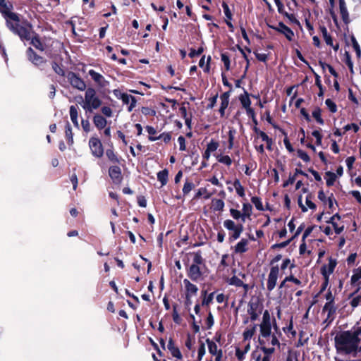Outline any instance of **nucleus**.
Segmentation results:
<instances>
[{"label":"nucleus","mask_w":361,"mask_h":361,"mask_svg":"<svg viewBox=\"0 0 361 361\" xmlns=\"http://www.w3.org/2000/svg\"><path fill=\"white\" fill-rule=\"evenodd\" d=\"M92 121H93L94 125L99 130L105 128V127L107 124L106 119L100 114L94 115L93 116Z\"/></svg>","instance_id":"obj_20"},{"label":"nucleus","mask_w":361,"mask_h":361,"mask_svg":"<svg viewBox=\"0 0 361 361\" xmlns=\"http://www.w3.org/2000/svg\"><path fill=\"white\" fill-rule=\"evenodd\" d=\"M13 5L6 0H0V11L4 15L6 23H10L12 20L16 23L18 21V15L12 12Z\"/></svg>","instance_id":"obj_5"},{"label":"nucleus","mask_w":361,"mask_h":361,"mask_svg":"<svg viewBox=\"0 0 361 361\" xmlns=\"http://www.w3.org/2000/svg\"><path fill=\"white\" fill-rule=\"evenodd\" d=\"M252 359L255 361H262V356L259 351L255 350L252 353Z\"/></svg>","instance_id":"obj_64"},{"label":"nucleus","mask_w":361,"mask_h":361,"mask_svg":"<svg viewBox=\"0 0 361 361\" xmlns=\"http://www.w3.org/2000/svg\"><path fill=\"white\" fill-rule=\"evenodd\" d=\"M188 275L191 280L195 281H198L202 275L199 266L192 264L189 268Z\"/></svg>","instance_id":"obj_18"},{"label":"nucleus","mask_w":361,"mask_h":361,"mask_svg":"<svg viewBox=\"0 0 361 361\" xmlns=\"http://www.w3.org/2000/svg\"><path fill=\"white\" fill-rule=\"evenodd\" d=\"M27 56L30 61L35 65L39 66L44 62L42 58L36 55L31 48H29L27 50Z\"/></svg>","instance_id":"obj_29"},{"label":"nucleus","mask_w":361,"mask_h":361,"mask_svg":"<svg viewBox=\"0 0 361 361\" xmlns=\"http://www.w3.org/2000/svg\"><path fill=\"white\" fill-rule=\"evenodd\" d=\"M89 147L93 156L100 158L104 154V149L101 141L97 137H91L89 140Z\"/></svg>","instance_id":"obj_8"},{"label":"nucleus","mask_w":361,"mask_h":361,"mask_svg":"<svg viewBox=\"0 0 361 361\" xmlns=\"http://www.w3.org/2000/svg\"><path fill=\"white\" fill-rule=\"evenodd\" d=\"M204 298L202 300V305L208 306L212 302V300L214 299V293H212L209 295L207 296L206 295L207 292L204 291Z\"/></svg>","instance_id":"obj_49"},{"label":"nucleus","mask_w":361,"mask_h":361,"mask_svg":"<svg viewBox=\"0 0 361 361\" xmlns=\"http://www.w3.org/2000/svg\"><path fill=\"white\" fill-rule=\"evenodd\" d=\"M194 188L195 185L193 183L186 180L183 188V193L185 195H188Z\"/></svg>","instance_id":"obj_47"},{"label":"nucleus","mask_w":361,"mask_h":361,"mask_svg":"<svg viewBox=\"0 0 361 361\" xmlns=\"http://www.w3.org/2000/svg\"><path fill=\"white\" fill-rule=\"evenodd\" d=\"M68 79L71 85L80 91H83L86 88L85 82L75 73H71L68 75Z\"/></svg>","instance_id":"obj_12"},{"label":"nucleus","mask_w":361,"mask_h":361,"mask_svg":"<svg viewBox=\"0 0 361 361\" xmlns=\"http://www.w3.org/2000/svg\"><path fill=\"white\" fill-rule=\"evenodd\" d=\"M305 203H306L307 206H305L302 204V197L300 196V197H298V204H299L300 207L301 208V209H302V211L303 212H307L308 208L310 209H316V205L312 201V196L310 195L307 196Z\"/></svg>","instance_id":"obj_19"},{"label":"nucleus","mask_w":361,"mask_h":361,"mask_svg":"<svg viewBox=\"0 0 361 361\" xmlns=\"http://www.w3.org/2000/svg\"><path fill=\"white\" fill-rule=\"evenodd\" d=\"M312 116L316 119V121L319 123V124H324V120L322 119V114H321V110L320 109H315L313 111H312Z\"/></svg>","instance_id":"obj_48"},{"label":"nucleus","mask_w":361,"mask_h":361,"mask_svg":"<svg viewBox=\"0 0 361 361\" xmlns=\"http://www.w3.org/2000/svg\"><path fill=\"white\" fill-rule=\"evenodd\" d=\"M224 226L228 231H233L236 228L238 227V224H235V223L231 219H226L224 221Z\"/></svg>","instance_id":"obj_40"},{"label":"nucleus","mask_w":361,"mask_h":361,"mask_svg":"<svg viewBox=\"0 0 361 361\" xmlns=\"http://www.w3.org/2000/svg\"><path fill=\"white\" fill-rule=\"evenodd\" d=\"M261 350L264 352V355L262 357V361H271V354L274 352V346L271 345H261Z\"/></svg>","instance_id":"obj_22"},{"label":"nucleus","mask_w":361,"mask_h":361,"mask_svg":"<svg viewBox=\"0 0 361 361\" xmlns=\"http://www.w3.org/2000/svg\"><path fill=\"white\" fill-rule=\"evenodd\" d=\"M219 147V143L213 140H212L207 145V149L208 152L211 153L215 152Z\"/></svg>","instance_id":"obj_50"},{"label":"nucleus","mask_w":361,"mask_h":361,"mask_svg":"<svg viewBox=\"0 0 361 361\" xmlns=\"http://www.w3.org/2000/svg\"><path fill=\"white\" fill-rule=\"evenodd\" d=\"M102 100L97 95L95 90L89 87L86 90L85 97L80 103L82 108L86 111L92 113L98 109L102 105Z\"/></svg>","instance_id":"obj_2"},{"label":"nucleus","mask_w":361,"mask_h":361,"mask_svg":"<svg viewBox=\"0 0 361 361\" xmlns=\"http://www.w3.org/2000/svg\"><path fill=\"white\" fill-rule=\"evenodd\" d=\"M279 275V267L274 266L271 268L267 279V289L271 291L276 286L277 279Z\"/></svg>","instance_id":"obj_9"},{"label":"nucleus","mask_w":361,"mask_h":361,"mask_svg":"<svg viewBox=\"0 0 361 361\" xmlns=\"http://www.w3.org/2000/svg\"><path fill=\"white\" fill-rule=\"evenodd\" d=\"M224 207V202L220 199H213L212 200V208L214 211H222Z\"/></svg>","instance_id":"obj_35"},{"label":"nucleus","mask_w":361,"mask_h":361,"mask_svg":"<svg viewBox=\"0 0 361 361\" xmlns=\"http://www.w3.org/2000/svg\"><path fill=\"white\" fill-rule=\"evenodd\" d=\"M271 329V318L268 310L263 312L262 319L259 324V330Z\"/></svg>","instance_id":"obj_17"},{"label":"nucleus","mask_w":361,"mask_h":361,"mask_svg":"<svg viewBox=\"0 0 361 361\" xmlns=\"http://www.w3.org/2000/svg\"><path fill=\"white\" fill-rule=\"evenodd\" d=\"M102 113L106 117H111L113 114V111L111 109L109 106H103L101 109Z\"/></svg>","instance_id":"obj_60"},{"label":"nucleus","mask_w":361,"mask_h":361,"mask_svg":"<svg viewBox=\"0 0 361 361\" xmlns=\"http://www.w3.org/2000/svg\"><path fill=\"white\" fill-rule=\"evenodd\" d=\"M70 117L74 126L79 128L80 126L78 122V112L77 108L75 106H71L70 107Z\"/></svg>","instance_id":"obj_31"},{"label":"nucleus","mask_w":361,"mask_h":361,"mask_svg":"<svg viewBox=\"0 0 361 361\" xmlns=\"http://www.w3.org/2000/svg\"><path fill=\"white\" fill-rule=\"evenodd\" d=\"M288 266H290V268L292 269L295 267V264L293 263H291L290 260L289 259H285L281 265V269L284 270L286 269Z\"/></svg>","instance_id":"obj_57"},{"label":"nucleus","mask_w":361,"mask_h":361,"mask_svg":"<svg viewBox=\"0 0 361 361\" xmlns=\"http://www.w3.org/2000/svg\"><path fill=\"white\" fill-rule=\"evenodd\" d=\"M233 186L236 191V193L241 197H245V189L243 186L241 185L240 180L238 179H236L233 182Z\"/></svg>","instance_id":"obj_37"},{"label":"nucleus","mask_w":361,"mask_h":361,"mask_svg":"<svg viewBox=\"0 0 361 361\" xmlns=\"http://www.w3.org/2000/svg\"><path fill=\"white\" fill-rule=\"evenodd\" d=\"M168 174L169 172L166 169L161 171L157 173V179L159 182H161L162 186L167 183Z\"/></svg>","instance_id":"obj_38"},{"label":"nucleus","mask_w":361,"mask_h":361,"mask_svg":"<svg viewBox=\"0 0 361 361\" xmlns=\"http://www.w3.org/2000/svg\"><path fill=\"white\" fill-rule=\"evenodd\" d=\"M206 353V348L204 343H201L197 350V360L201 361Z\"/></svg>","instance_id":"obj_53"},{"label":"nucleus","mask_w":361,"mask_h":361,"mask_svg":"<svg viewBox=\"0 0 361 361\" xmlns=\"http://www.w3.org/2000/svg\"><path fill=\"white\" fill-rule=\"evenodd\" d=\"M230 214L231 216L235 219L238 220L241 219V221L243 222V215L242 214V212L238 209L231 208L230 209Z\"/></svg>","instance_id":"obj_46"},{"label":"nucleus","mask_w":361,"mask_h":361,"mask_svg":"<svg viewBox=\"0 0 361 361\" xmlns=\"http://www.w3.org/2000/svg\"><path fill=\"white\" fill-rule=\"evenodd\" d=\"M242 214L243 215V222L245 221L246 219H250L252 214V207L250 204L245 202L243 204Z\"/></svg>","instance_id":"obj_26"},{"label":"nucleus","mask_w":361,"mask_h":361,"mask_svg":"<svg viewBox=\"0 0 361 361\" xmlns=\"http://www.w3.org/2000/svg\"><path fill=\"white\" fill-rule=\"evenodd\" d=\"M335 310H336L334 305V302H326L323 308V311L324 312H327L329 317L334 314L335 312Z\"/></svg>","instance_id":"obj_43"},{"label":"nucleus","mask_w":361,"mask_h":361,"mask_svg":"<svg viewBox=\"0 0 361 361\" xmlns=\"http://www.w3.org/2000/svg\"><path fill=\"white\" fill-rule=\"evenodd\" d=\"M65 133H66V137L68 140V143L69 145H72L73 143V137L71 127L69 123H67L66 126Z\"/></svg>","instance_id":"obj_42"},{"label":"nucleus","mask_w":361,"mask_h":361,"mask_svg":"<svg viewBox=\"0 0 361 361\" xmlns=\"http://www.w3.org/2000/svg\"><path fill=\"white\" fill-rule=\"evenodd\" d=\"M250 342L245 343V345L244 346L243 349L237 348L235 350V355L236 357L242 360L244 359L245 354L250 350Z\"/></svg>","instance_id":"obj_32"},{"label":"nucleus","mask_w":361,"mask_h":361,"mask_svg":"<svg viewBox=\"0 0 361 361\" xmlns=\"http://www.w3.org/2000/svg\"><path fill=\"white\" fill-rule=\"evenodd\" d=\"M339 9L342 19L344 22L347 23L349 19V14L345 0H339Z\"/></svg>","instance_id":"obj_28"},{"label":"nucleus","mask_w":361,"mask_h":361,"mask_svg":"<svg viewBox=\"0 0 361 361\" xmlns=\"http://www.w3.org/2000/svg\"><path fill=\"white\" fill-rule=\"evenodd\" d=\"M336 347L339 352L350 353L357 348L360 343L358 331L350 333L345 331L337 336L335 339Z\"/></svg>","instance_id":"obj_1"},{"label":"nucleus","mask_w":361,"mask_h":361,"mask_svg":"<svg viewBox=\"0 0 361 361\" xmlns=\"http://www.w3.org/2000/svg\"><path fill=\"white\" fill-rule=\"evenodd\" d=\"M256 331V325H253L252 326L247 327L243 332V336L244 342H250V339L254 336Z\"/></svg>","instance_id":"obj_30"},{"label":"nucleus","mask_w":361,"mask_h":361,"mask_svg":"<svg viewBox=\"0 0 361 361\" xmlns=\"http://www.w3.org/2000/svg\"><path fill=\"white\" fill-rule=\"evenodd\" d=\"M271 27L284 35L289 41H291L294 37L293 32L283 23H279L276 27Z\"/></svg>","instance_id":"obj_15"},{"label":"nucleus","mask_w":361,"mask_h":361,"mask_svg":"<svg viewBox=\"0 0 361 361\" xmlns=\"http://www.w3.org/2000/svg\"><path fill=\"white\" fill-rule=\"evenodd\" d=\"M109 174L114 182H120L121 180V169L114 166L109 168Z\"/></svg>","instance_id":"obj_21"},{"label":"nucleus","mask_w":361,"mask_h":361,"mask_svg":"<svg viewBox=\"0 0 361 361\" xmlns=\"http://www.w3.org/2000/svg\"><path fill=\"white\" fill-rule=\"evenodd\" d=\"M326 222L332 225L335 233L338 235L344 230V224L341 221V216L338 214L333 215Z\"/></svg>","instance_id":"obj_10"},{"label":"nucleus","mask_w":361,"mask_h":361,"mask_svg":"<svg viewBox=\"0 0 361 361\" xmlns=\"http://www.w3.org/2000/svg\"><path fill=\"white\" fill-rule=\"evenodd\" d=\"M221 56L226 69L228 71L230 69V59L228 56L226 54H222Z\"/></svg>","instance_id":"obj_58"},{"label":"nucleus","mask_w":361,"mask_h":361,"mask_svg":"<svg viewBox=\"0 0 361 361\" xmlns=\"http://www.w3.org/2000/svg\"><path fill=\"white\" fill-rule=\"evenodd\" d=\"M243 231V224H238V227L232 231V233L230 235V239L231 240H235L239 238L241 233Z\"/></svg>","instance_id":"obj_39"},{"label":"nucleus","mask_w":361,"mask_h":361,"mask_svg":"<svg viewBox=\"0 0 361 361\" xmlns=\"http://www.w3.org/2000/svg\"><path fill=\"white\" fill-rule=\"evenodd\" d=\"M259 343L260 345L276 346L279 345V342L275 334L271 333V329L259 330Z\"/></svg>","instance_id":"obj_4"},{"label":"nucleus","mask_w":361,"mask_h":361,"mask_svg":"<svg viewBox=\"0 0 361 361\" xmlns=\"http://www.w3.org/2000/svg\"><path fill=\"white\" fill-rule=\"evenodd\" d=\"M202 195H204L205 199H209L211 197V194L208 192L205 188H201L197 191L195 198H199Z\"/></svg>","instance_id":"obj_45"},{"label":"nucleus","mask_w":361,"mask_h":361,"mask_svg":"<svg viewBox=\"0 0 361 361\" xmlns=\"http://www.w3.org/2000/svg\"><path fill=\"white\" fill-rule=\"evenodd\" d=\"M248 240L242 238L235 246L234 250L235 253H244L247 250Z\"/></svg>","instance_id":"obj_25"},{"label":"nucleus","mask_w":361,"mask_h":361,"mask_svg":"<svg viewBox=\"0 0 361 361\" xmlns=\"http://www.w3.org/2000/svg\"><path fill=\"white\" fill-rule=\"evenodd\" d=\"M320 30H321L323 38L325 40L326 43L328 45L333 47V48L335 51H337L338 49V44L334 46L332 38L330 36V35L328 33L327 29L323 26V27H320Z\"/></svg>","instance_id":"obj_24"},{"label":"nucleus","mask_w":361,"mask_h":361,"mask_svg":"<svg viewBox=\"0 0 361 361\" xmlns=\"http://www.w3.org/2000/svg\"><path fill=\"white\" fill-rule=\"evenodd\" d=\"M222 7L224 8V14H225L226 17L227 18V19L231 20L232 14H231V12L230 11L228 6L226 3H223Z\"/></svg>","instance_id":"obj_56"},{"label":"nucleus","mask_w":361,"mask_h":361,"mask_svg":"<svg viewBox=\"0 0 361 361\" xmlns=\"http://www.w3.org/2000/svg\"><path fill=\"white\" fill-rule=\"evenodd\" d=\"M106 155L111 161L114 163H118V159L112 149H107L106 152Z\"/></svg>","instance_id":"obj_51"},{"label":"nucleus","mask_w":361,"mask_h":361,"mask_svg":"<svg viewBox=\"0 0 361 361\" xmlns=\"http://www.w3.org/2000/svg\"><path fill=\"white\" fill-rule=\"evenodd\" d=\"M169 351H170L171 354L176 359H178V360L182 359L183 356H182V354L178 348H177V347L172 348V349Z\"/></svg>","instance_id":"obj_54"},{"label":"nucleus","mask_w":361,"mask_h":361,"mask_svg":"<svg viewBox=\"0 0 361 361\" xmlns=\"http://www.w3.org/2000/svg\"><path fill=\"white\" fill-rule=\"evenodd\" d=\"M221 99V106L219 109V112L221 116L224 115L225 109L228 107L229 103V95L228 93H224L220 97Z\"/></svg>","instance_id":"obj_27"},{"label":"nucleus","mask_w":361,"mask_h":361,"mask_svg":"<svg viewBox=\"0 0 361 361\" xmlns=\"http://www.w3.org/2000/svg\"><path fill=\"white\" fill-rule=\"evenodd\" d=\"M206 343L207 344L209 353L212 355L214 356L222 353V350L221 349H219L216 343L213 341H211L210 339L207 338L206 340Z\"/></svg>","instance_id":"obj_23"},{"label":"nucleus","mask_w":361,"mask_h":361,"mask_svg":"<svg viewBox=\"0 0 361 361\" xmlns=\"http://www.w3.org/2000/svg\"><path fill=\"white\" fill-rule=\"evenodd\" d=\"M30 39H31V43L32 44V45L35 46L37 49H39L40 50L43 49V46L41 44V42H39L38 38L32 37Z\"/></svg>","instance_id":"obj_62"},{"label":"nucleus","mask_w":361,"mask_h":361,"mask_svg":"<svg viewBox=\"0 0 361 361\" xmlns=\"http://www.w3.org/2000/svg\"><path fill=\"white\" fill-rule=\"evenodd\" d=\"M183 285L185 293V305L189 307L192 305V298L195 296L198 291V288L196 285L192 283L188 279L183 280Z\"/></svg>","instance_id":"obj_6"},{"label":"nucleus","mask_w":361,"mask_h":361,"mask_svg":"<svg viewBox=\"0 0 361 361\" xmlns=\"http://www.w3.org/2000/svg\"><path fill=\"white\" fill-rule=\"evenodd\" d=\"M210 61L211 56H208L207 61L205 62V56H203L199 62V66L200 68H203L204 71L208 73L210 70Z\"/></svg>","instance_id":"obj_36"},{"label":"nucleus","mask_w":361,"mask_h":361,"mask_svg":"<svg viewBox=\"0 0 361 361\" xmlns=\"http://www.w3.org/2000/svg\"><path fill=\"white\" fill-rule=\"evenodd\" d=\"M178 145H179V149L180 151H185L186 149L185 138L183 136L178 137Z\"/></svg>","instance_id":"obj_61"},{"label":"nucleus","mask_w":361,"mask_h":361,"mask_svg":"<svg viewBox=\"0 0 361 361\" xmlns=\"http://www.w3.org/2000/svg\"><path fill=\"white\" fill-rule=\"evenodd\" d=\"M337 264L336 260L330 257L326 264H324L321 268V272L326 281H328L330 275L334 272V269Z\"/></svg>","instance_id":"obj_11"},{"label":"nucleus","mask_w":361,"mask_h":361,"mask_svg":"<svg viewBox=\"0 0 361 361\" xmlns=\"http://www.w3.org/2000/svg\"><path fill=\"white\" fill-rule=\"evenodd\" d=\"M336 178L337 176L336 173L331 171L326 172L324 179L326 180V183L328 186L333 185Z\"/></svg>","instance_id":"obj_34"},{"label":"nucleus","mask_w":361,"mask_h":361,"mask_svg":"<svg viewBox=\"0 0 361 361\" xmlns=\"http://www.w3.org/2000/svg\"><path fill=\"white\" fill-rule=\"evenodd\" d=\"M263 305L258 300L250 301L248 305L247 313L252 321H255L262 313Z\"/></svg>","instance_id":"obj_7"},{"label":"nucleus","mask_w":361,"mask_h":361,"mask_svg":"<svg viewBox=\"0 0 361 361\" xmlns=\"http://www.w3.org/2000/svg\"><path fill=\"white\" fill-rule=\"evenodd\" d=\"M325 104L331 112L335 113L337 111V106L336 104L331 99H326Z\"/></svg>","instance_id":"obj_52"},{"label":"nucleus","mask_w":361,"mask_h":361,"mask_svg":"<svg viewBox=\"0 0 361 361\" xmlns=\"http://www.w3.org/2000/svg\"><path fill=\"white\" fill-rule=\"evenodd\" d=\"M357 292H355L350 295L351 300L350 304L353 308H355L361 305V294L357 295Z\"/></svg>","instance_id":"obj_33"},{"label":"nucleus","mask_w":361,"mask_h":361,"mask_svg":"<svg viewBox=\"0 0 361 361\" xmlns=\"http://www.w3.org/2000/svg\"><path fill=\"white\" fill-rule=\"evenodd\" d=\"M240 101L243 108L245 109L246 113L249 116H255V111L251 108V100L247 94L241 95L240 97Z\"/></svg>","instance_id":"obj_14"},{"label":"nucleus","mask_w":361,"mask_h":361,"mask_svg":"<svg viewBox=\"0 0 361 361\" xmlns=\"http://www.w3.org/2000/svg\"><path fill=\"white\" fill-rule=\"evenodd\" d=\"M343 129L345 131L353 130L355 133H357L359 130V126L357 124L350 123L345 126Z\"/></svg>","instance_id":"obj_59"},{"label":"nucleus","mask_w":361,"mask_h":361,"mask_svg":"<svg viewBox=\"0 0 361 361\" xmlns=\"http://www.w3.org/2000/svg\"><path fill=\"white\" fill-rule=\"evenodd\" d=\"M350 283L351 285L356 287V292H358L361 287V269L360 267L353 271Z\"/></svg>","instance_id":"obj_16"},{"label":"nucleus","mask_w":361,"mask_h":361,"mask_svg":"<svg viewBox=\"0 0 361 361\" xmlns=\"http://www.w3.org/2000/svg\"><path fill=\"white\" fill-rule=\"evenodd\" d=\"M216 158L219 162L226 164V166H230L232 164V160L228 155H218Z\"/></svg>","instance_id":"obj_44"},{"label":"nucleus","mask_w":361,"mask_h":361,"mask_svg":"<svg viewBox=\"0 0 361 361\" xmlns=\"http://www.w3.org/2000/svg\"><path fill=\"white\" fill-rule=\"evenodd\" d=\"M285 281H291L298 286H300L302 285V282L297 278L294 277L293 275H289L286 276L285 278Z\"/></svg>","instance_id":"obj_55"},{"label":"nucleus","mask_w":361,"mask_h":361,"mask_svg":"<svg viewBox=\"0 0 361 361\" xmlns=\"http://www.w3.org/2000/svg\"><path fill=\"white\" fill-rule=\"evenodd\" d=\"M251 202L255 205V208L257 210H259V211H263L264 210V207H263L262 200H261V199L259 197H256V196L252 197L251 198Z\"/></svg>","instance_id":"obj_41"},{"label":"nucleus","mask_w":361,"mask_h":361,"mask_svg":"<svg viewBox=\"0 0 361 361\" xmlns=\"http://www.w3.org/2000/svg\"><path fill=\"white\" fill-rule=\"evenodd\" d=\"M298 157L301 159H302L304 161H305V162L310 161V157H309L308 154L305 152L302 151V150H299L298 152Z\"/></svg>","instance_id":"obj_63"},{"label":"nucleus","mask_w":361,"mask_h":361,"mask_svg":"<svg viewBox=\"0 0 361 361\" xmlns=\"http://www.w3.org/2000/svg\"><path fill=\"white\" fill-rule=\"evenodd\" d=\"M8 28L19 35L22 39L29 40L31 37V26L26 23L24 25H20V18L18 16V21L16 23L12 20L11 23H7Z\"/></svg>","instance_id":"obj_3"},{"label":"nucleus","mask_w":361,"mask_h":361,"mask_svg":"<svg viewBox=\"0 0 361 361\" xmlns=\"http://www.w3.org/2000/svg\"><path fill=\"white\" fill-rule=\"evenodd\" d=\"M89 75L99 87H106L109 85V82L104 78V77L95 71L90 70Z\"/></svg>","instance_id":"obj_13"}]
</instances>
